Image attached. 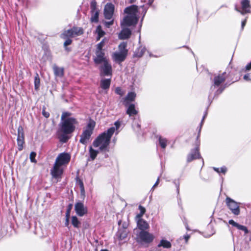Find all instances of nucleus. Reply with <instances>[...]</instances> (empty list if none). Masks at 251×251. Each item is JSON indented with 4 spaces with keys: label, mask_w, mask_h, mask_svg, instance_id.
Masks as SVG:
<instances>
[{
    "label": "nucleus",
    "mask_w": 251,
    "mask_h": 251,
    "mask_svg": "<svg viewBox=\"0 0 251 251\" xmlns=\"http://www.w3.org/2000/svg\"><path fill=\"white\" fill-rule=\"evenodd\" d=\"M114 125L115 126V127H115V130L116 129L118 130V128L120 127V126H121V123H120V122H119L118 121H117V122H116L115 123Z\"/></svg>",
    "instance_id": "37998d69"
},
{
    "label": "nucleus",
    "mask_w": 251,
    "mask_h": 251,
    "mask_svg": "<svg viewBox=\"0 0 251 251\" xmlns=\"http://www.w3.org/2000/svg\"><path fill=\"white\" fill-rule=\"evenodd\" d=\"M91 8L92 12L98 11L97 10V3L95 1H92L91 3Z\"/></svg>",
    "instance_id": "e433bc0d"
},
{
    "label": "nucleus",
    "mask_w": 251,
    "mask_h": 251,
    "mask_svg": "<svg viewBox=\"0 0 251 251\" xmlns=\"http://www.w3.org/2000/svg\"><path fill=\"white\" fill-rule=\"evenodd\" d=\"M228 223L232 226L236 227L237 229L243 231L245 234H247L249 232L248 229L246 226L238 224L233 220H230L228 221Z\"/></svg>",
    "instance_id": "aec40b11"
},
{
    "label": "nucleus",
    "mask_w": 251,
    "mask_h": 251,
    "mask_svg": "<svg viewBox=\"0 0 251 251\" xmlns=\"http://www.w3.org/2000/svg\"><path fill=\"white\" fill-rule=\"evenodd\" d=\"M226 203L232 213L235 215H239L240 214V203L235 201L229 197H226Z\"/></svg>",
    "instance_id": "6e6552de"
},
{
    "label": "nucleus",
    "mask_w": 251,
    "mask_h": 251,
    "mask_svg": "<svg viewBox=\"0 0 251 251\" xmlns=\"http://www.w3.org/2000/svg\"><path fill=\"white\" fill-rule=\"evenodd\" d=\"M159 182V177H158L157 178L156 182L155 183V184L152 186L151 189L153 190V189H154V188L158 185Z\"/></svg>",
    "instance_id": "c03bdc74"
},
{
    "label": "nucleus",
    "mask_w": 251,
    "mask_h": 251,
    "mask_svg": "<svg viewBox=\"0 0 251 251\" xmlns=\"http://www.w3.org/2000/svg\"><path fill=\"white\" fill-rule=\"evenodd\" d=\"M72 224L75 227L79 228L80 225V222L75 216L72 217Z\"/></svg>",
    "instance_id": "c85d7f7f"
},
{
    "label": "nucleus",
    "mask_w": 251,
    "mask_h": 251,
    "mask_svg": "<svg viewBox=\"0 0 251 251\" xmlns=\"http://www.w3.org/2000/svg\"><path fill=\"white\" fill-rule=\"evenodd\" d=\"M92 12V16L91 17V21L93 22H97L99 18V12L95 11Z\"/></svg>",
    "instance_id": "72a5a7b5"
},
{
    "label": "nucleus",
    "mask_w": 251,
    "mask_h": 251,
    "mask_svg": "<svg viewBox=\"0 0 251 251\" xmlns=\"http://www.w3.org/2000/svg\"><path fill=\"white\" fill-rule=\"evenodd\" d=\"M113 21H110V22H105V25L107 27H109V26L111 25H113Z\"/></svg>",
    "instance_id": "de8ad7c7"
},
{
    "label": "nucleus",
    "mask_w": 251,
    "mask_h": 251,
    "mask_svg": "<svg viewBox=\"0 0 251 251\" xmlns=\"http://www.w3.org/2000/svg\"><path fill=\"white\" fill-rule=\"evenodd\" d=\"M75 210L76 214L80 217L83 216L88 212L87 207L81 202H78L75 204Z\"/></svg>",
    "instance_id": "f8f14e48"
},
{
    "label": "nucleus",
    "mask_w": 251,
    "mask_h": 251,
    "mask_svg": "<svg viewBox=\"0 0 251 251\" xmlns=\"http://www.w3.org/2000/svg\"><path fill=\"white\" fill-rule=\"evenodd\" d=\"M115 93L120 96H123L124 94V92L122 90L120 87H117L115 89Z\"/></svg>",
    "instance_id": "58836bf2"
},
{
    "label": "nucleus",
    "mask_w": 251,
    "mask_h": 251,
    "mask_svg": "<svg viewBox=\"0 0 251 251\" xmlns=\"http://www.w3.org/2000/svg\"><path fill=\"white\" fill-rule=\"evenodd\" d=\"M95 126V122L92 120L90 121L86 129L83 131L82 133L80 135V143L83 145H86L89 142Z\"/></svg>",
    "instance_id": "423d86ee"
},
{
    "label": "nucleus",
    "mask_w": 251,
    "mask_h": 251,
    "mask_svg": "<svg viewBox=\"0 0 251 251\" xmlns=\"http://www.w3.org/2000/svg\"><path fill=\"white\" fill-rule=\"evenodd\" d=\"M84 32L82 27L74 26L71 29L65 30L61 35L62 38H74L83 34Z\"/></svg>",
    "instance_id": "0eeeda50"
},
{
    "label": "nucleus",
    "mask_w": 251,
    "mask_h": 251,
    "mask_svg": "<svg viewBox=\"0 0 251 251\" xmlns=\"http://www.w3.org/2000/svg\"><path fill=\"white\" fill-rule=\"evenodd\" d=\"M226 80V73L216 76L214 79V87L219 86Z\"/></svg>",
    "instance_id": "a211bd4d"
},
{
    "label": "nucleus",
    "mask_w": 251,
    "mask_h": 251,
    "mask_svg": "<svg viewBox=\"0 0 251 251\" xmlns=\"http://www.w3.org/2000/svg\"><path fill=\"white\" fill-rule=\"evenodd\" d=\"M82 190H84V187L83 186V185L82 184Z\"/></svg>",
    "instance_id": "bf43d9fd"
},
{
    "label": "nucleus",
    "mask_w": 251,
    "mask_h": 251,
    "mask_svg": "<svg viewBox=\"0 0 251 251\" xmlns=\"http://www.w3.org/2000/svg\"><path fill=\"white\" fill-rule=\"evenodd\" d=\"M251 69V62L248 64L246 66V70L247 71L250 70Z\"/></svg>",
    "instance_id": "49530a36"
},
{
    "label": "nucleus",
    "mask_w": 251,
    "mask_h": 251,
    "mask_svg": "<svg viewBox=\"0 0 251 251\" xmlns=\"http://www.w3.org/2000/svg\"><path fill=\"white\" fill-rule=\"evenodd\" d=\"M126 113L128 114L129 116L135 115L137 114V111L135 108L134 104H130L129 105L126 111Z\"/></svg>",
    "instance_id": "b1692460"
},
{
    "label": "nucleus",
    "mask_w": 251,
    "mask_h": 251,
    "mask_svg": "<svg viewBox=\"0 0 251 251\" xmlns=\"http://www.w3.org/2000/svg\"><path fill=\"white\" fill-rule=\"evenodd\" d=\"M99 151L93 149V148L90 146L89 149V152L90 154V156L92 160H94L97 157Z\"/></svg>",
    "instance_id": "bb28decb"
},
{
    "label": "nucleus",
    "mask_w": 251,
    "mask_h": 251,
    "mask_svg": "<svg viewBox=\"0 0 251 251\" xmlns=\"http://www.w3.org/2000/svg\"><path fill=\"white\" fill-rule=\"evenodd\" d=\"M53 70L55 76L62 77L64 75V70L62 68L58 67L56 66H53Z\"/></svg>",
    "instance_id": "4be33fe9"
},
{
    "label": "nucleus",
    "mask_w": 251,
    "mask_h": 251,
    "mask_svg": "<svg viewBox=\"0 0 251 251\" xmlns=\"http://www.w3.org/2000/svg\"><path fill=\"white\" fill-rule=\"evenodd\" d=\"M71 159V155L69 153L62 152L58 154L56 158L53 168L51 170V174L53 177L58 178L63 173L61 166L69 163Z\"/></svg>",
    "instance_id": "7ed1b4c3"
},
{
    "label": "nucleus",
    "mask_w": 251,
    "mask_h": 251,
    "mask_svg": "<svg viewBox=\"0 0 251 251\" xmlns=\"http://www.w3.org/2000/svg\"><path fill=\"white\" fill-rule=\"evenodd\" d=\"M110 83V79H102L100 81V87L103 89H107L109 88Z\"/></svg>",
    "instance_id": "393cba45"
},
{
    "label": "nucleus",
    "mask_w": 251,
    "mask_h": 251,
    "mask_svg": "<svg viewBox=\"0 0 251 251\" xmlns=\"http://www.w3.org/2000/svg\"><path fill=\"white\" fill-rule=\"evenodd\" d=\"M138 239L141 242L150 243L153 241L154 236L152 234L147 231H141L138 235Z\"/></svg>",
    "instance_id": "9d476101"
},
{
    "label": "nucleus",
    "mask_w": 251,
    "mask_h": 251,
    "mask_svg": "<svg viewBox=\"0 0 251 251\" xmlns=\"http://www.w3.org/2000/svg\"><path fill=\"white\" fill-rule=\"evenodd\" d=\"M136 96V95L134 92H131L128 93L124 99L125 105L127 106L130 102L134 101Z\"/></svg>",
    "instance_id": "412c9836"
},
{
    "label": "nucleus",
    "mask_w": 251,
    "mask_h": 251,
    "mask_svg": "<svg viewBox=\"0 0 251 251\" xmlns=\"http://www.w3.org/2000/svg\"><path fill=\"white\" fill-rule=\"evenodd\" d=\"M223 89H224V88H223V89H219V90L217 91V93L218 94H220V93H222V92L223 91Z\"/></svg>",
    "instance_id": "5fc2aeb1"
},
{
    "label": "nucleus",
    "mask_w": 251,
    "mask_h": 251,
    "mask_svg": "<svg viewBox=\"0 0 251 251\" xmlns=\"http://www.w3.org/2000/svg\"><path fill=\"white\" fill-rule=\"evenodd\" d=\"M100 251H107V250H101Z\"/></svg>",
    "instance_id": "13d9d810"
},
{
    "label": "nucleus",
    "mask_w": 251,
    "mask_h": 251,
    "mask_svg": "<svg viewBox=\"0 0 251 251\" xmlns=\"http://www.w3.org/2000/svg\"><path fill=\"white\" fill-rule=\"evenodd\" d=\"M139 209L140 210V213L136 216V218H142V217L146 212L145 208L141 205L139 206Z\"/></svg>",
    "instance_id": "f704fd0d"
},
{
    "label": "nucleus",
    "mask_w": 251,
    "mask_h": 251,
    "mask_svg": "<svg viewBox=\"0 0 251 251\" xmlns=\"http://www.w3.org/2000/svg\"><path fill=\"white\" fill-rule=\"evenodd\" d=\"M40 84V79L38 74H36L34 77V87L36 90H38Z\"/></svg>",
    "instance_id": "7c9ffc66"
},
{
    "label": "nucleus",
    "mask_w": 251,
    "mask_h": 251,
    "mask_svg": "<svg viewBox=\"0 0 251 251\" xmlns=\"http://www.w3.org/2000/svg\"><path fill=\"white\" fill-rule=\"evenodd\" d=\"M72 114L70 112H63L61 117V121L66 120L67 119H75L74 117H71Z\"/></svg>",
    "instance_id": "c756f323"
},
{
    "label": "nucleus",
    "mask_w": 251,
    "mask_h": 251,
    "mask_svg": "<svg viewBox=\"0 0 251 251\" xmlns=\"http://www.w3.org/2000/svg\"><path fill=\"white\" fill-rule=\"evenodd\" d=\"M201 157L199 152V147L191 151L190 153L188 155L187 160L188 162H191L192 160L199 158Z\"/></svg>",
    "instance_id": "dca6fc26"
},
{
    "label": "nucleus",
    "mask_w": 251,
    "mask_h": 251,
    "mask_svg": "<svg viewBox=\"0 0 251 251\" xmlns=\"http://www.w3.org/2000/svg\"><path fill=\"white\" fill-rule=\"evenodd\" d=\"M127 46V44L126 42H122L118 46V49L119 50L118 51H119L122 53H125V54H127L128 50L126 49Z\"/></svg>",
    "instance_id": "a878e982"
},
{
    "label": "nucleus",
    "mask_w": 251,
    "mask_h": 251,
    "mask_svg": "<svg viewBox=\"0 0 251 251\" xmlns=\"http://www.w3.org/2000/svg\"><path fill=\"white\" fill-rule=\"evenodd\" d=\"M146 50V49L144 47H140L134 53V57H142Z\"/></svg>",
    "instance_id": "5701e85b"
},
{
    "label": "nucleus",
    "mask_w": 251,
    "mask_h": 251,
    "mask_svg": "<svg viewBox=\"0 0 251 251\" xmlns=\"http://www.w3.org/2000/svg\"><path fill=\"white\" fill-rule=\"evenodd\" d=\"M63 39L66 40V41L64 43V46L65 47H66L67 46L71 44L72 40L71 39V38H66Z\"/></svg>",
    "instance_id": "4c0bfd02"
},
{
    "label": "nucleus",
    "mask_w": 251,
    "mask_h": 251,
    "mask_svg": "<svg viewBox=\"0 0 251 251\" xmlns=\"http://www.w3.org/2000/svg\"><path fill=\"white\" fill-rule=\"evenodd\" d=\"M124 12L126 15L124 18L121 23L123 28L119 35V37L121 39H126L130 36L131 30L126 27L136 25L139 17L138 7L135 5L126 8Z\"/></svg>",
    "instance_id": "f257e3e1"
},
{
    "label": "nucleus",
    "mask_w": 251,
    "mask_h": 251,
    "mask_svg": "<svg viewBox=\"0 0 251 251\" xmlns=\"http://www.w3.org/2000/svg\"><path fill=\"white\" fill-rule=\"evenodd\" d=\"M126 56L125 53H123L117 51L112 54V57L114 61L120 64L126 59Z\"/></svg>",
    "instance_id": "2eb2a0df"
},
{
    "label": "nucleus",
    "mask_w": 251,
    "mask_h": 251,
    "mask_svg": "<svg viewBox=\"0 0 251 251\" xmlns=\"http://www.w3.org/2000/svg\"><path fill=\"white\" fill-rule=\"evenodd\" d=\"M106 41H107V40L104 38L96 46L95 55L93 58L94 61L96 64H100L108 60L105 56L104 51L102 50V48L104 46Z\"/></svg>",
    "instance_id": "39448f33"
},
{
    "label": "nucleus",
    "mask_w": 251,
    "mask_h": 251,
    "mask_svg": "<svg viewBox=\"0 0 251 251\" xmlns=\"http://www.w3.org/2000/svg\"><path fill=\"white\" fill-rule=\"evenodd\" d=\"M186 228H187V229L188 230H190V229H189V227H188V226H186Z\"/></svg>",
    "instance_id": "052dcab7"
},
{
    "label": "nucleus",
    "mask_w": 251,
    "mask_h": 251,
    "mask_svg": "<svg viewBox=\"0 0 251 251\" xmlns=\"http://www.w3.org/2000/svg\"><path fill=\"white\" fill-rule=\"evenodd\" d=\"M72 207H73V204H70L68 205V208H67V211H66V217H70V212H71V209L72 208Z\"/></svg>",
    "instance_id": "ea45409f"
},
{
    "label": "nucleus",
    "mask_w": 251,
    "mask_h": 251,
    "mask_svg": "<svg viewBox=\"0 0 251 251\" xmlns=\"http://www.w3.org/2000/svg\"><path fill=\"white\" fill-rule=\"evenodd\" d=\"M138 228L141 231H145L149 228L148 223L142 218H136Z\"/></svg>",
    "instance_id": "f3484780"
},
{
    "label": "nucleus",
    "mask_w": 251,
    "mask_h": 251,
    "mask_svg": "<svg viewBox=\"0 0 251 251\" xmlns=\"http://www.w3.org/2000/svg\"><path fill=\"white\" fill-rule=\"evenodd\" d=\"M42 114L46 118H48L50 116V113L48 112H47L45 111V109H43L42 111Z\"/></svg>",
    "instance_id": "79ce46f5"
},
{
    "label": "nucleus",
    "mask_w": 251,
    "mask_h": 251,
    "mask_svg": "<svg viewBox=\"0 0 251 251\" xmlns=\"http://www.w3.org/2000/svg\"><path fill=\"white\" fill-rule=\"evenodd\" d=\"M213 169L214 170V171H215L216 172H217L218 173H222L224 174L227 171V168L225 166H223V167H221L220 169L214 167Z\"/></svg>",
    "instance_id": "c9c22d12"
},
{
    "label": "nucleus",
    "mask_w": 251,
    "mask_h": 251,
    "mask_svg": "<svg viewBox=\"0 0 251 251\" xmlns=\"http://www.w3.org/2000/svg\"><path fill=\"white\" fill-rule=\"evenodd\" d=\"M176 187L177 188V191L179 192V184L176 183Z\"/></svg>",
    "instance_id": "6e6d98bb"
},
{
    "label": "nucleus",
    "mask_w": 251,
    "mask_h": 251,
    "mask_svg": "<svg viewBox=\"0 0 251 251\" xmlns=\"http://www.w3.org/2000/svg\"><path fill=\"white\" fill-rule=\"evenodd\" d=\"M183 238L185 240V242L187 243L189 239L190 238V236L188 234H186L183 236Z\"/></svg>",
    "instance_id": "a18cd8bd"
},
{
    "label": "nucleus",
    "mask_w": 251,
    "mask_h": 251,
    "mask_svg": "<svg viewBox=\"0 0 251 251\" xmlns=\"http://www.w3.org/2000/svg\"><path fill=\"white\" fill-rule=\"evenodd\" d=\"M69 217H66V220L65 222V226H68L69 225Z\"/></svg>",
    "instance_id": "603ef678"
},
{
    "label": "nucleus",
    "mask_w": 251,
    "mask_h": 251,
    "mask_svg": "<svg viewBox=\"0 0 251 251\" xmlns=\"http://www.w3.org/2000/svg\"><path fill=\"white\" fill-rule=\"evenodd\" d=\"M167 140L166 138L160 137L159 138V143L162 148L165 149L167 145Z\"/></svg>",
    "instance_id": "2f4dec72"
},
{
    "label": "nucleus",
    "mask_w": 251,
    "mask_h": 251,
    "mask_svg": "<svg viewBox=\"0 0 251 251\" xmlns=\"http://www.w3.org/2000/svg\"><path fill=\"white\" fill-rule=\"evenodd\" d=\"M171 243L166 240H161L158 245V247H163L164 248H170L171 247Z\"/></svg>",
    "instance_id": "cd10ccee"
},
{
    "label": "nucleus",
    "mask_w": 251,
    "mask_h": 251,
    "mask_svg": "<svg viewBox=\"0 0 251 251\" xmlns=\"http://www.w3.org/2000/svg\"><path fill=\"white\" fill-rule=\"evenodd\" d=\"M154 0H145V1L147 2L149 5H151Z\"/></svg>",
    "instance_id": "3c124183"
},
{
    "label": "nucleus",
    "mask_w": 251,
    "mask_h": 251,
    "mask_svg": "<svg viewBox=\"0 0 251 251\" xmlns=\"http://www.w3.org/2000/svg\"><path fill=\"white\" fill-rule=\"evenodd\" d=\"M127 226V225L126 223H125V224H123V228H125L126 229Z\"/></svg>",
    "instance_id": "4d7b16f0"
},
{
    "label": "nucleus",
    "mask_w": 251,
    "mask_h": 251,
    "mask_svg": "<svg viewBox=\"0 0 251 251\" xmlns=\"http://www.w3.org/2000/svg\"><path fill=\"white\" fill-rule=\"evenodd\" d=\"M78 124L76 119H67L61 121L59 124V130L63 134V138L60 140L63 142H66L67 138L65 135L73 133Z\"/></svg>",
    "instance_id": "20e7f679"
},
{
    "label": "nucleus",
    "mask_w": 251,
    "mask_h": 251,
    "mask_svg": "<svg viewBox=\"0 0 251 251\" xmlns=\"http://www.w3.org/2000/svg\"><path fill=\"white\" fill-rule=\"evenodd\" d=\"M24 142V134L23 128L22 126H19L18 128L17 137V144L19 151H21L23 149Z\"/></svg>",
    "instance_id": "4468645a"
},
{
    "label": "nucleus",
    "mask_w": 251,
    "mask_h": 251,
    "mask_svg": "<svg viewBox=\"0 0 251 251\" xmlns=\"http://www.w3.org/2000/svg\"><path fill=\"white\" fill-rule=\"evenodd\" d=\"M244 79L246 80H250V79L249 78V74L245 75L244 76Z\"/></svg>",
    "instance_id": "8fccbe9b"
},
{
    "label": "nucleus",
    "mask_w": 251,
    "mask_h": 251,
    "mask_svg": "<svg viewBox=\"0 0 251 251\" xmlns=\"http://www.w3.org/2000/svg\"><path fill=\"white\" fill-rule=\"evenodd\" d=\"M100 67V74L103 76H111L112 74V67L108 60L102 62Z\"/></svg>",
    "instance_id": "9b49d317"
},
{
    "label": "nucleus",
    "mask_w": 251,
    "mask_h": 251,
    "mask_svg": "<svg viewBox=\"0 0 251 251\" xmlns=\"http://www.w3.org/2000/svg\"><path fill=\"white\" fill-rule=\"evenodd\" d=\"M241 10L239 9L237 6H235V10L240 12L242 15H245L247 13L251 12V5L250 4V1L249 0H242L241 1Z\"/></svg>",
    "instance_id": "1a4fd4ad"
},
{
    "label": "nucleus",
    "mask_w": 251,
    "mask_h": 251,
    "mask_svg": "<svg viewBox=\"0 0 251 251\" xmlns=\"http://www.w3.org/2000/svg\"><path fill=\"white\" fill-rule=\"evenodd\" d=\"M246 20L245 19V20H244L242 22L241 27H242V29H243L244 26L246 25Z\"/></svg>",
    "instance_id": "09e8293b"
},
{
    "label": "nucleus",
    "mask_w": 251,
    "mask_h": 251,
    "mask_svg": "<svg viewBox=\"0 0 251 251\" xmlns=\"http://www.w3.org/2000/svg\"><path fill=\"white\" fill-rule=\"evenodd\" d=\"M115 132V127H111L107 131L100 134L93 141V146L95 148H99L100 151H108V147L110 139Z\"/></svg>",
    "instance_id": "f03ea898"
},
{
    "label": "nucleus",
    "mask_w": 251,
    "mask_h": 251,
    "mask_svg": "<svg viewBox=\"0 0 251 251\" xmlns=\"http://www.w3.org/2000/svg\"><path fill=\"white\" fill-rule=\"evenodd\" d=\"M115 6L111 3H107L104 8V17L107 19H111L113 16Z\"/></svg>",
    "instance_id": "ddd939ff"
},
{
    "label": "nucleus",
    "mask_w": 251,
    "mask_h": 251,
    "mask_svg": "<svg viewBox=\"0 0 251 251\" xmlns=\"http://www.w3.org/2000/svg\"><path fill=\"white\" fill-rule=\"evenodd\" d=\"M206 116V114H205L204 115V116L203 117V118H202V121H201V126H202V124H203V121H204V118H205V116Z\"/></svg>",
    "instance_id": "864d4df0"
},
{
    "label": "nucleus",
    "mask_w": 251,
    "mask_h": 251,
    "mask_svg": "<svg viewBox=\"0 0 251 251\" xmlns=\"http://www.w3.org/2000/svg\"><path fill=\"white\" fill-rule=\"evenodd\" d=\"M128 233V230L125 228H120L116 234V236L120 241H122L126 239L127 237Z\"/></svg>",
    "instance_id": "6ab92c4d"
},
{
    "label": "nucleus",
    "mask_w": 251,
    "mask_h": 251,
    "mask_svg": "<svg viewBox=\"0 0 251 251\" xmlns=\"http://www.w3.org/2000/svg\"><path fill=\"white\" fill-rule=\"evenodd\" d=\"M96 31L98 33V37L97 38V40H99L101 37L104 36L105 33L101 29V27L100 26H99L97 27Z\"/></svg>",
    "instance_id": "473e14b6"
},
{
    "label": "nucleus",
    "mask_w": 251,
    "mask_h": 251,
    "mask_svg": "<svg viewBox=\"0 0 251 251\" xmlns=\"http://www.w3.org/2000/svg\"><path fill=\"white\" fill-rule=\"evenodd\" d=\"M36 153L34 152H31L30 154V159L32 162H35V156H36Z\"/></svg>",
    "instance_id": "a19ab883"
}]
</instances>
